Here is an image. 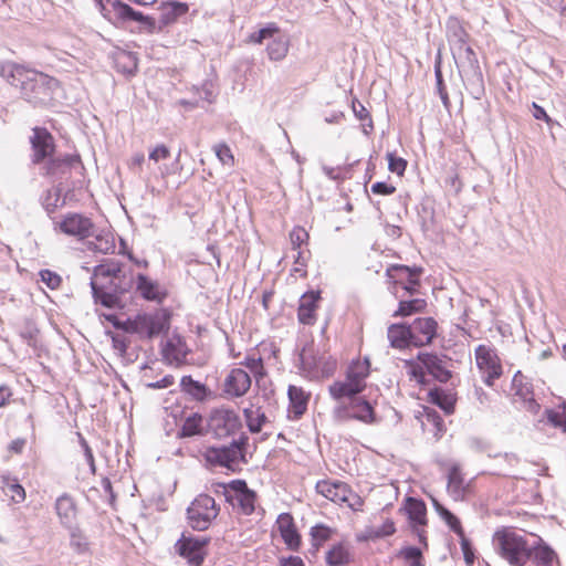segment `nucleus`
I'll return each mask as SVG.
<instances>
[{
	"label": "nucleus",
	"mask_w": 566,
	"mask_h": 566,
	"mask_svg": "<svg viewBox=\"0 0 566 566\" xmlns=\"http://www.w3.org/2000/svg\"><path fill=\"white\" fill-rule=\"evenodd\" d=\"M29 142L30 164L39 167L40 175L43 177L62 179L72 169L82 167L78 154H56L54 137L44 127H33Z\"/></svg>",
	"instance_id": "obj_1"
},
{
	"label": "nucleus",
	"mask_w": 566,
	"mask_h": 566,
	"mask_svg": "<svg viewBox=\"0 0 566 566\" xmlns=\"http://www.w3.org/2000/svg\"><path fill=\"white\" fill-rule=\"evenodd\" d=\"M492 544L496 554L511 566H524L534 551L527 538L511 527L495 531Z\"/></svg>",
	"instance_id": "obj_2"
},
{
	"label": "nucleus",
	"mask_w": 566,
	"mask_h": 566,
	"mask_svg": "<svg viewBox=\"0 0 566 566\" xmlns=\"http://www.w3.org/2000/svg\"><path fill=\"white\" fill-rule=\"evenodd\" d=\"M123 329L127 333L138 334L143 338L151 339L170 327V315L165 310L153 313L137 314L123 323Z\"/></svg>",
	"instance_id": "obj_3"
},
{
	"label": "nucleus",
	"mask_w": 566,
	"mask_h": 566,
	"mask_svg": "<svg viewBox=\"0 0 566 566\" xmlns=\"http://www.w3.org/2000/svg\"><path fill=\"white\" fill-rule=\"evenodd\" d=\"M57 88V80L34 70L30 78L22 86L21 94L34 106H42L52 101Z\"/></svg>",
	"instance_id": "obj_4"
},
{
	"label": "nucleus",
	"mask_w": 566,
	"mask_h": 566,
	"mask_svg": "<svg viewBox=\"0 0 566 566\" xmlns=\"http://www.w3.org/2000/svg\"><path fill=\"white\" fill-rule=\"evenodd\" d=\"M248 438L240 437L233 440L229 446L210 447L206 451V460L212 465L223 467L232 472H235L244 459V447Z\"/></svg>",
	"instance_id": "obj_5"
},
{
	"label": "nucleus",
	"mask_w": 566,
	"mask_h": 566,
	"mask_svg": "<svg viewBox=\"0 0 566 566\" xmlns=\"http://www.w3.org/2000/svg\"><path fill=\"white\" fill-rule=\"evenodd\" d=\"M421 366L413 367L411 369V376L420 384L424 382V373L432 376L440 382H447L451 378V359L446 355H439L437 353L420 352L417 356Z\"/></svg>",
	"instance_id": "obj_6"
},
{
	"label": "nucleus",
	"mask_w": 566,
	"mask_h": 566,
	"mask_svg": "<svg viewBox=\"0 0 566 566\" xmlns=\"http://www.w3.org/2000/svg\"><path fill=\"white\" fill-rule=\"evenodd\" d=\"M220 507L208 494H199L187 509L188 525L195 531H206L219 515Z\"/></svg>",
	"instance_id": "obj_7"
},
{
	"label": "nucleus",
	"mask_w": 566,
	"mask_h": 566,
	"mask_svg": "<svg viewBox=\"0 0 566 566\" xmlns=\"http://www.w3.org/2000/svg\"><path fill=\"white\" fill-rule=\"evenodd\" d=\"M468 33L457 18H449L447 21V38L451 53L457 63H467L474 66L478 63L476 54L468 44Z\"/></svg>",
	"instance_id": "obj_8"
},
{
	"label": "nucleus",
	"mask_w": 566,
	"mask_h": 566,
	"mask_svg": "<svg viewBox=\"0 0 566 566\" xmlns=\"http://www.w3.org/2000/svg\"><path fill=\"white\" fill-rule=\"evenodd\" d=\"M98 3L102 14L112 22L138 21L149 25L150 28H155L154 18L144 15L139 11H135L132 7L120 0H106V2L99 0Z\"/></svg>",
	"instance_id": "obj_9"
},
{
	"label": "nucleus",
	"mask_w": 566,
	"mask_h": 566,
	"mask_svg": "<svg viewBox=\"0 0 566 566\" xmlns=\"http://www.w3.org/2000/svg\"><path fill=\"white\" fill-rule=\"evenodd\" d=\"M208 427L217 438H227L241 428V419L232 409L217 408L210 413Z\"/></svg>",
	"instance_id": "obj_10"
},
{
	"label": "nucleus",
	"mask_w": 566,
	"mask_h": 566,
	"mask_svg": "<svg viewBox=\"0 0 566 566\" xmlns=\"http://www.w3.org/2000/svg\"><path fill=\"white\" fill-rule=\"evenodd\" d=\"M475 360L479 369L484 374V382L492 386L502 375V366L495 352L485 345L475 348Z\"/></svg>",
	"instance_id": "obj_11"
},
{
	"label": "nucleus",
	"mask_w": 566,
	"mask_h": 566,
	"mask_svg": "<svg viewBox=\"0 0 566 566\" xmlns=\"http://www.w3.org/2000/svg\"><path fill=\"white\" fill-rule=\"evenodd\" d=\"M421 269L408 265L392 264L386 270V275L395 285L401 287L409 294L417 292Z\"/></svg>",
	"instance_id": "obj_12"
},
{
	"label": "nucleus",
	"mask_w": 566,
	"mask_h": 566,
	"mask_svg": "<svg viewBox=\"0 0 566 566\" xmlns=\"http://www.w3.org/2000/svg\"><path fill=\"white\" fill-rule=\"evenodd\" d=\"M209 543L208 537L185 536L176 543V551L186 558L190 565L199 566L203 562L205 546Z\"/></svg>",
	"instance_id": "obj_13"
},
{
	"label": "nucleus",
	"mask_w": 566,
	"mask_h": 566,
	"mask_svg": "<svg viewBox=\"0 0 566 566\" xmlns=\"http://www.w3.org/2000/svg\"><path fill=\"white\" fill-rule=\"evenodd\" d=\"M408 326L411 344L416 347H421L429 345L436 337L438 324L432 317H419Z\"/></svg>",
	"instance_id": "obj_14"
},
{
	"label": "nucleus",
	"mask_w": 566,
	"mask_h": 566,
	"mask_svg": "<svg viewBox=\"0 0 566 566\" xmlns=\"http://www.w3.org/2000/svg\"><path fill=\"white\" fill-rule=\"evenodd\" d=\"M251 387V376L242 368L232 369L223 382V391L231 398L244 396Z\"/></svg>",
	"instance_id": "obj_15"
},
{
	"label": "nucleus",
	"mask_w": 566,
	"mask_h": 566,
	"mask_svg": "<svg viewBox=\"0 0 566 566\" xmlns=\"http://www.w3.org/2000/svg\"><path fill=\"white\" fill-rule=\"evenodd\" d=\"M93 223L88 218L77 213L65 217L60 223V230L69 235L85 239L93 235Z\"/></svg>",
	"instance_id": "obj_16"
},
{
	"label": "nucleus",
	"mask_w": 566,
	"mask_h": 566,
	"mask_svg": "<svg viewBox=\"0 0 566 566\" xmlns=\"http://www.w3.org/2000/svg\"><path fill=\"white\" fill-rule=\"evenodd\" d=\"M316 491L327 500L342 505L348 501L352 490L340 481L322 480L316 483Z\"/></svg>",
	"instance_id": "obj_17"
},
{
	"label": "nucleus",
	"mask_w": 566,
	"mask_h": 566,
	"mask_svg": "<svg viewBox=\"0 0 566 566\" xmlns=\"http://www.w3.org/2000/svg\"><path fill=\"white\" fill-rule=\"evenodd\" d=\"M276 527L286 546L292 551H297L301 546V536L293 516L290 513H281L276 518Z\"/></svg>",
	"instance_id": "obj_18"
},
{
	"label": "nucleus",
	"mask_w": 566,
	"mask_h": 566,
	"mask_svg": "<svg viewBox=\"0 0 566 566\" xmlns=\"http://www.w3.org/2000/svg\"><path fill=\"white\" fill-rule=\"evenodd\" d=\"M92 294L95 303L107 308H114L118 304V294L123 293L124 290H119L116 285H108L104 282L99 283L92 279L91 281Z\"/></svg>",
	"instance_id": "obj_19"
},
{
	"label": "nucleus",
	"mask_w": 566,
	"mask_h": 566,
	"mask_svg": "<svg viewBox=\"0 0 566 566\" xmlns=\"http://www.w3.org/2000/svg\"><path fill=\"white\" fill-rule=\"evenodd\" d=\"M33 71L34 70L27 69L14 62H0V76L12 86L19 87L20 90L30 78Z\"/></svg>",
	"instance_id": "obj_20"
},
{
	"label": "nucleus",
	"mask_w": 566,
	"mask_h": 566,
	"mask_svg": "<svg viewBox=\"0 0 566 566\" xmlns=\"http://www.w3.org/2000/svg\"><path fill=\"white\" fill-rule=\"evenodd\" d=\"M188 4L185 2L169 1L163 3L159 8V15L157 19V28L163 31L164 28L175 23L188 12ZM156 24V21H155Z\"/></svg>",
	"instance_id": "obj_21"
},
{
	"label": "nucleus",
	"mask_w": 566,
	"mask_h": 566,
	"mask_svg": "<svg viewBox=\"0 0 566 566\" xmlns=\"http://www.w3.org/2000/svg\"><path fill=\"white\" fill-rule=\"evenodd\" d=\"M55 512L60 523L66 528L77 525V507L75 501L67 493L62 494L55 501Z\"/></svg>",
	"instance_id": "obj_22"
},
{
	"label": "nucleus",
	"mask_w": 566,
	"mask_h": 566,
	"mask_svg": "<svg viewBox=\"0 0 566 566\" xmlns=\"http://www.w3.org/2000/svg\"><path fill=\"white\" fill-rule=\"evenodd\" d=\"M321 298L319 292H307L304 293L300 298L297 308V318L301 324L313 325L316 321V308L317 303Z\"/></svg>",
	"instance_id": "obj_23"
},
{
	"label": "nucleus",
	"mask_w": 566,
	"mask_h": 566,
	"mask_svg": "<svg viewBox=\"0 0 566 566\" xmlns=\"http://www.w3.org/2000/svg\"><path fill=\"white\" fill-rule=\"evenodd\" d=\"M523 375L518 370L513 377V388L515 389V396L520 397L523 402V408L532 413H536L539 410V403L535 400L532 386L523 384Z\"/></svg>",
	"instance_id": "obj_24"
},
{
	"label": "nucleus",
	"mask_w": 566,
	"mask_h": 566,
	"mask_svg": "<svg viewBox=\"0 0 566 566\" xmlns=\"http://www.w3.org/2000/svg\"><path fill=\"white\" fill-rule=\"evenodd\" d=\"M534 547L532 556L530 560H532L533 566H558V559L555 552L538 536L531 544Z\"/></svg>",
	"instance_id": "obj_25"
},
{
	"label": "nucleus",
	"mask_w": 566,
	"mask_h": 566,
	"mask_svg": "<svg viewBox=\"0 0 566 566\" xmlns=\"http://www.w3.org/2000/svg\"><path fill=\"white\" fill-rule=\"evenodd\" d=\"M290 49V39L280 29L271 36L266 45V54L271 61L277 62L285 59Z\"/></svg>",
	"instance_id": "obj_26"
},
{
	"label": "nucleus",
	"mask_w": 566,
	"mask_h": 566,
	"mask_svg": "<svg viewBox=\"0 0 566 566\" xmlns=\"http://www.w3.org/2000/svg\"><path fill=\"white\" fill-rule=\"evenodd\" d=\"M447 491L454 501H462L465 497L467 486L458 464L449 469Z\"/></svg>",
	"instance_id": "obj_27"
},
{
	"label": "nucleus",
	"mask_w": 566,
	"mask_h": 566,
	"mask_svg": "<svg viewBox=\"0 0 566 566\" xmlns=\"http://www.w3.org/2000/svg\"><path fill=\"white\" fill-rule=\"evenodd\" d=\"M163 357L169 364L179 363L186 357L185 343L180 336L168 338L161 348Z\"/></svg>",
	"instance_id": "obj_28"
},
{
	"label": "nucleus",
	"mask_w": 566,
	"mask_h": 566,
	"mask_svg": "<svg viewBox=\"0 0 566 566\" xmlns=\"http://www.w3.org/2000/svg\"><path fill=\"white\" fill-rule=\"evenodd\" d=\"M387 337L391 347L405 349L411 344L410 329L406 324H391L387 331Z\"/></svg>",
	"instance_id": "obj_29"
},
{
	"label": "nucleus",
	"mask_w": 566,
	"mask_h": 566,
	"mask_svg": "<svg viewBox=\"0 0 566 566\" xmlns=\"http://www.w3.org/2000/svg\"><path fill=\"white\" fill-rule=\"evenodd\" d=\"M429 400L433 405L442 409L447 415H451L454 411L455 396L442 388L434 387L428 392Z\"/></svg>",
	"instance_id": "obj_30"
},
{
	"label": "nucleus",
	"mask_w": 566,
	"mask_h": 566,
	"mask_svg": "<svg viewBox=\"0 0 566 566\" xmlns=\"http://www.w3.org/2000/svg\"><path fill=\"white\" fill-rule=\"evenodd\" d=\"M290 408L289 411L293 413L294 418H300L307 408L308 396L301 387L290 386L287 390Z\"/></svg>",
	"instance_id": "obj_31"
},
{
	"label": "nucleus",
	"mask_w": 566,
	"mask_h": 566,
	"mask_svg": "<svg viewBox=\"0 0 566 566\" xmlns=\"http://www.w3.org/2000/svg\"><path fill=\"white\" fill-rule=\"evenodd\" d=\"M0 488L4 495L13 503H22L25 500V490L15 478L2 475L0 479Z\"/></svg>",
	"instance_id": "obj_32"
},
{
	"label": "nucleus",
	"mask_w": 566,
	"mask_h": 566,
	"mask_svg": "<svg viewBox=\"0 0 566 566\" xmlns=\"http://www.w3.org/2000/svg\"><path fill=\"white\" fill-rule=\"evenodd\" d=\"M411 525H426L427 507L423 501L408 497L405 505Z\"/></svg>",
	"instance_id": "obj_33"
},
{
	"label": "nucleus",
	"mask_w": 566,
	"mask_h": 566,
	"mask_svg": "<svg viewBox=\"0 0 566 566\" xmlns=\"http://www.w3.org/2000/svg\"><path fill=\"white\" fill-rule=\"evenodd\" d=\"M329 395L335 400L343 398H353L361 392L356 382L349 381L347 378L343 381H335L328 387Z\"/></svg>",
	"instance_id": "obj_34"
},
{
	"label": "nucleus",
	"mask_w": 566,
	"mask_h": 566,
	"mask_svg": "<svg viewBox=\"0 0 566 566\" xmlns=\"http://www.w3.org/2000/svg\"><path fill=\"white\" fill-rule=\"evenodd\" d=\"M354 419L365 423H373L376 420L371 403L361 398L352 399Z\"/></svg>",
	"instance_id": "obj_35"
},
{
	"label": "nucleus",
	"mask_w": 566,
	"mask_h": 566,
	"mask_svg": "<svg viewBox=\"0 0 566 566\" xmlns=\"http://www.w3.org/2000/svg\"><path fill=\"white\" fill-rule=\"evenodd\" d=\"M368 374H369L368 360H364V361L356 360L349 365V367L347 369L346 378L352 382H356L358 385L359 389L363 391V389L365 388V378L368 376Z\"/></svg>",
	"instance_id": "obj_36"
},
{
	"label": "nucleus",
	"mask_w": 566,
	"mask_h": 566,
	"mask_svg": "<svg viewBox=\"0 0 566 566\" xmlns=\"http://www.w3.org/2000/svg\"><path fill=\"white\" fill-rule=\"evenodd\" d=\"M325 559L327 566H345L350 563V554L346 546L336 544L326 553Z\"/></svg>",
	"instance_id": "obj_37"
},
{
	"label": "nucleus",
	"mask_w": 566,
	"mask_h": 566,
	"mask_svg": "<svg viewBox=\"0 0 566 566\" xmlns=\"http://www.w3.org/2000/svg\"><path fill=\"white\" fill-rule=\"evenodd\" d=\"M182 390L196 400H205L208 394L207 387L195 380L191 376H184L180 380Z\"/></svg>",
	"instance_id": "obj_38"
},
{
	"label": "nucleus",
	"mask_w": 566,
	"mask_h": 566,
	"mask_svg": "<svg viewBox=\"0 0 566 566\" xmlns=\"http://www.w3.org/2000/svg\"><path fill=\"white\" fill-rule=\"evenodd\" d=\"M137 291L145 300L156 301L160 298L157 285L144 274L137 275Z\"/></svg>",
	"instance_id": "obj_39"
},
{
	"label": "nucleus",
	"mask_w": 566,
	"mask_h": 566,
	"mask_svg": "<svg viewBox=\"0 0 566 566\" xmlns=\"http://www.w3.org/2000/svg\"><path fill=\"white\" fill-rule=\"evenodd\" d=\"M117 69L128 75L137 71V57L132 52H119L115 57Z\"/></svg>",
	"instance_id": "obj_40"
},
{
	"label": "nucleus",
	"mask_w": 566,
	"mask_h": 566,
	"mask_svg": "<svg viewBox=\"0 0 566 566\" xmlns=\"http://www.w3.org/2000/svg\"><path fill=\"white\" fill-rule=\"evenodd\" d=\"M120 273V268L118 264L112 263V264H101L97 265L94 270V281H101V280H109L108 285H116L114 283V280L118 277Z\"/></svg>",
	"instance_id": "obj_41"
},
{
	"label": "nucleus",
	"mask_w": 566,
	"mask_h": 566,
	"mask_svg": "<svg viewBox=\"0 0 566 566\" xmlns=\"http://www.w3.org/2000/svg\"><path fill=\"white\" fill-rule=\"evenodd\" d=\"M202 417L199 413H192L187 417L182 423L179 436L181 438L193 437L201 433Z\"/></svg>",
	"instance_id": "obj_42"
},
{
	"label": "nucleus",
	"mask_w": 566,
	"mask_h": 566,
	"mask_svg": "<svg viewBox=\"0 0 566 566\" xmlns=\"http://www.w3.org/2000/svg\"><path fill=\"white\" fill-rule=\"evenodd\" d=\"M244 417L247 420L248 428L252 433L260 432L262 426L266 421L265 413L262 412L259 408L255 410L251 408L244 409Z\"/></svg>",
	"instance_id": "obj_43"
},
{
	"label": "nucleus",
	"mask_w": 566,
	"mask_h": 566,
	"mask_svg": "<svg viewBox=\"0 0 566 566\" xmlns=\"http://www.w3.org/2000/svg\"><path fill=\"white\" fill-rule=\"evenodd\" d=\"M426 301L421 298L400 301L397 311L394 313V316H409L413 313L421 312L426 307Z\"/></svg>",
	"instance_id": "obj_44"
},
{
	"label": "nucleus",
	"mask_w": 566,
	"mask_h": 566,
	"mask_svg": "<svg viewBox=\"0 0 566 566\" xmlns=\"http://www.w3.org/2000/svg\"><path fill=\"white\" fill-rule=\"evenodd\" d=\"M545 413L549 424L566 432V402H563L557 409H546Z\"/></svg>",
	"instance_id": "obj_45"
},
{
	"label": "nucleus",
	"mask_w": 566,
	"mask_h": 566,
	"mask_svg": "<svg viewBox=\"0 0 566 566\" xmlns=\"http://www.w3.org/2000/svg\"><path fill=\"white\" fill-rule=\"evenodd\" d=\"M91 249L95 252L103 254L112 253L115 249V241L109 233L97 234L94 240L90 242Z\"/></svg>",
	"instance_id": "obj_46"
},
{
	"label": "nucleus",
	"mask_w": 566,
	"mask_h": 566,
	"mask_svg": "<svg viewBox=\"0 0 566 566\" xmlns=\"http://www.w3.org/2000/svg\"><path fill=\"white\" fill-rule=\"evenodd\" d=\"M219 486L222 489L226 501L230 502L232 505H235L234 497L249 489L244 480H233L228 485L220 484Z\"/></svg>",
	"instance_id": "obj_47"
},
{
	"label": "nucleus",
	"mask_w": 566,
	"mask_h": 566,
	"mask_svg": "<svg viewBox=\"0 0 566 566\" xmlns=\"http://www.w3.org/2000/svg\"><path fill=\"white\" fill-rule=\"evenodd\" d=\"M60 188H53L46 191L43 198V207L48 213H53L57 208L64 205Z\"/></svg>",
	"instance_id": "obj_48"
},
{
	"label": "nucleus",
	"mask_w": 566,
	"mask_h": 566,
	"mask_svg": "<svg viewBox=\"0 0 566 566\" xmlns=\"http://www.w3.org/2000/svg\"><path fill=\"white\" fill-rule=\"evenodd\" d=\"M277 32H279V27L275 23L271 22V23H268L266 25H264L263 28H261L260 30L252 32L249 35L248 41L253 44H261L265 40L269 41L270 38L274 36L275 33H277Z\"/></svg>",
	"instance_id": "obj_49"
},
{
	"label": "nucleus",
	"mask_w": 566,
	"mask_h": 566,
	"mask_svg": "<svg viewBox=\"0 0 566 566\" xmlns=\"http://www.w3.org/2000/svg\"><path fill=\"white\" fill-rule=\"evenodd\" d=\"M310 535L313 547L317 549L322 544L331 538L332 528L324 524H316L311 527Z\"/></svg>",
	"instance_id": "obj_50"
},
{
	"label": "nucleus",
	"mask_w": 566,
	"mask_h": 566,
	"mask_svg": "<svg viewBox=\"0 0 566 566\" xmlns=\"http://www.w3.org/2000/svg\"><path fill=\"white\" fill-rule=\"evenodd\" d=\"M70 530V545L78 554H83L88 551V542L86 536L83 535L77 525Z\"/></svg>",
	"instance_id": "obj_51"
},
{
	"label": "nucleus",
	"mask_w": 566,
	"mask_h": 566,
	"mask_svg": "<svg viewBox=\"0 0 566 566\" xmlns=\"http://www.w3.org/2000/svg\"><path fill=\"white\" fill-rule=\"evenodd\" d=\"M234 502L245 515H250L254 511L255 493L248 489L239 493L238 496L234 497Z\"/></svg>",
	"instance_id": "obj_52"
},
{
	"label": "nucleus",
	"mask_w": 566,
	"mask_h": 566,
	"mask_svg": "<svg viewBox=\"0 0 566 566\" xmlns=\"http://www.w3.org/2000/svg\"><path fill=\"white\" fill-rule=\"evenodd\" d=\"M240 365L248 368L249 371L255 377L256 381H259L265 375V369L261 357L248 355L244 360L240 363Z\"/></svg>",
	"instance_id": "obj_53"
},
{
	"label": "nucleus",
	"mask_w": 566,
	"mask_h": 566,
	"mask_svg": "<svg viewBox=\"0 0 566 566\" xmlns=\"http://www.w3.org/2000/svg\"><path fill=\"white\" fill-rule=\"evenodd\" d=\"M399 555L409 566H424L422 560V552L416 546L403 547Z\"/></svg>",
	"instance_id": "obj_54"
},
{
	"label": "nucleus",
	"mask_w": 566,
	"mask_h": 566,
	"mask_svg": "<svg viewBox=\"0 0 566 566\" xmlns=\"http://www.w3.org/2000/svg\"><path fill=\"white\" fill-rule=\"evenodd\" d=\"M388 169L392 174L402 176L407 168V160L401 157H397L394 153L387 154Z\"/></svg>",
	"instance_id": "obj_55"
},
{
	"label": "nucleus",
	"mask_w": 566,
	"mask_h": 566,
	"mask_svg": "<svg viewBox=\"0 0 566 566\" xmlns=\"http://www.w3.org/2000/svg\"><path fill=\"white\" fill-rule=\"evenodd\" d=\"M39 276L41 281L51 290L59 289L62 283L61 276L48 269L41 270L39 272Z\"/></svg>",
	"instance_id": "obj_56"
},
{
	"label": "nucleus",
	"mask_w": 566,
	"mask_h": 566,
	"mask_svg": "<svg viewBox=\"0 0 566 566\" xmlns=\"http://www.w3.org/2000/svg\"><path fill=\"white\" fill-rule=\"evenodd\" d=\"M352 401L348 405L338 403L333 410V417L336 421L345 422L354 419Z\"/></svg>",
	"instance_id": "obj_57"
},
{
	"label": "nucleus",
	"mask_w": 566,
	"mask_h": 566,
	"mask_svg": "<svg viewBox=\"0 0 566 566\" xmlns=\"http://www.w3.org/2000/svg\"><path fill=\"white\" fill-rule=\"evenodd\" d=\"M458 536L460 537V545L463 553L464 562L467 565L471 566L475 559L471 542L465 537L464 532H462V535Z\"/></svg>",
	"instance_id": "obj_58"
},
{
	"label": "nucleus",
	"mask_w": 566,
	"mask_h": 566,
	"mask_svg": "<svg viewBox=\"0 0 566 566\" xmlns=\"http://www.w3.org/2000/svg\"><path fill=\"white\" fill-rule=\"evenodd\" d=\"M290 239L293 250H297L301 248L302 244L307 242L308 233L305 231V229L297 227L291 231Z\"/></svg>",
	"instance_id": "obj_59"
},
{
	"label": "nucleus",
	"mask_w": 566,
	"mask_h": 566,
	"mask_svg": "<svg viewBox=\"0 0 566 566\" xmlns=\"http://www.w3.org/2000/svg\"><path fill=\"white\" fill-rule=\"evenodd\" d=\"M440 518L443 520L444 523L450 527V530L454 532L457 535H462V532H464L460 520L449 510L444 512V514L440 516Z\"/></svg>",
	"instance_id": "obj_60"
},
{
	"label": "nucleus",
	"mask_w": 566,
	"mask_h": 566,
	"mask_svg": "<svg viewBox=\"0 0 566 566\" xmlns=\"http://www.w3.org/2000/svg\"><path fill=\"white\" fill-rule=\"evenodd\" d=\"M214 151L218 159L223 164L231 166L233 164V155L229 146L226 144H219L214 146Z\"/></svg>",
	"instance_id": "obj_61"
},
{
	"label": "nucleus",
	"mask_w": 566,
	"mask_h": 566,
	"mask_svg": "<svg viewBox=\"0 0 566 566\" xmlns=\"http://www.w3.org/2000/svg\"><path fill=\"white\" fill-rule=\"evenodd\" d=\"M352 108H353V112L355 114V116L359 119V120H366L368 119V126L370 129L374 128L373 126V120H371V117H370V114L369 112L367 111V108L357 99H354L353 101V104H352Z\"/></svg>",
	"instance_id": "obj_62"
},
{
	"label": "nucleus",
	"mask_w": 566,
	"mask_h": 566,
	"mask_svg": "<svg viewBox=\"0 0 566 566\" xmlns=\"http://www.w3.org/2000/svg\"><path fill=\"white\" fill-rule=\"evenodd\" d=\"M396 532L395 523L392 520L387 518L381 526L373 531L374 537L380 538L390 536Z\"/></svg>",
	"instance_id": "obj_63"
},
{
	"label": "nucleus",
	"mask_w": 566,
	"mask_h": 566,
	"mask_svg": "<svg viewBox=\"0 0 566 566\" xmlns=\"http://www.w3.org/2000/svg\"><path fill=\"white\" fill-rule=\"evenodd\" d=\"M370 191L374 195L389 196L396 191V187L385 181H377L370 187Z\"/></svg>",
	"instance_id": "obj_64"
}]
</instances>
